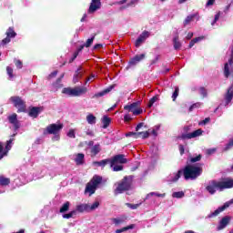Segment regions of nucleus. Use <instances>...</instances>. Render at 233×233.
<instances>
[{
	"label": "nucleus",
	"instance_id": "ddd939ff",
	"mask_svg": "<svg viewBox=\"0 0 233 233\" xmlns=\"http://www.w3.org/2000/svg\"><path fill=\"white\" fill-rule=\"evenodd\" d=\"M99 8H101V0H92L88 9V13L94 14V12H96V10H99Z\"/></svg>",
	"mask_w": 233,
	"mask_h": 233
},
{
	"label": "nucleus",
	"instance_id": "a19ab883",
	"mask_svg": "<svg viewBox=\"0 0 233 233\" xmlns=\"http://www.w3.org/2000/svg\"><path fill=\"white\" fill-rule=\"evenodd\" d=\"M99 208V202L98 201H96L94 202L91 206L89 205L88 207V210L89 212L92 211V210H96V208Z\"/></svg>",
	"mask_w": 233,
	"mask_h": 233
},
{
	"label": "nucleus",
	"instance_id": "680f3d73",
	"mask_svg": "<svg viewBox=\"0 0 233 233\" xmlns=\"http://www.w3.org/2000/svg\"><path fill=\"white\" fill-rule=\"evenodd\" d=\"M124 121H126V123H128V121H132V116H130L129 114L125 115Z\"/></svg>",
	"mask_w": 233,
	"mask_h": 233
},
{
	"label": "nucleus",
	"instance_id": "de8ad7c7",
	"mask_svg": "<svg viewBox=\"0 0 233 233\" xmlns=\"http://www.w3.org/2000/svg\"><path fill=\"white\" fill-rule=\"evenodd\" d=\"M94 36L91 38H88L86 42V44L84 45L86 46V48H89V46H92V43H94Z\"/></svg>",
	"mask_w": 233,
	"mask_h": 233
},
{
	"label": "nucleus",
	"instance_id": "79ce46f5",
	"mask_svg": "<svg viewBox=\"0 0 233 233\" xmlns=\"http://www.w3.org/2000/svg\"><path fill=\"white\" fill-rule=\"evenodd\" d=\"M74 216H76V210H73V211H71V212H69L67 214H64L63 218L65 219H70V218H74Z\"/></svg>",
	"mask_w": 233,
	"mask_h": 233
},
{
	"label": "nucleus",
	"instance_id": "5fc2aeb1",
	"mask_svg": "<svg viewBox=\"0 0 233 233\" xmlns=\"http://www.w3.org/2000/svg\"><path fill=\"white\" fill-rule=\"evenodd\" d=\"M198 92L200 96L207 97V89H205L204 87H200Z\"/></svg>",
	"mask_w": 233,
	"mask_h": 233
},
{
	"label": "nucleus",
	"instance_id": "f257e3e1",
	"mask_svg": "<svg viewBox=\"0 0 233 233\" xmlns=\"http://www.w3.org/2000/svg\"><path fill=\"white\" fill-rule=\"evenodd\" d=\"M233 187V179L225 178L222 181L212 180L208 182L206 187V190L211 195L216 194L217 190H225V188H232Z\"/></svg>",
	"mask_w": 233,
	"mask_h": 233
},
{
	"label": "nucleus",
	"instance_id": "338daca9",
	"mask_svg": "<svg viewBox=\"0 0 233 233\" xmlns=\"http://www.w3.org/2000/svg\"><path fill=\"white\" fill-rule=\"evenodd\" d=\"M52 139L54 141H59V139H60L59 133L55 134Z\"/></svg>",
	"mask_w": 233,
	"mask_h": 233
},
{
	"label": "nucleus",
	"instance_id": "4468645a",
	"mask_svg": "<svg viewBox=\"0 0 233 233\" xmlns=\"http://www.w3.org/2000/svg\"><path fill=\"white\" fill-rule=\"evenodd\" d=\"M181 174H183L182 170H178L177 173H173L167 177V181L169 183H176L181 177Z\"/></svg>",
	"mask_w": 233,
	"mask_h": 233
},
{
	"label": "nucleus",
	"instance_id": "0eeeda50",
	"mask_svg": "<svg viewBox=\"0 0 233 233\" xmlns=\"http://www.w3.org/2000/svg\"><path fill=\"white\" fill-rule=\"evenodd\" d=\"M63 130V124H51L46 127L44 134H59Z\"/></svg>",
	"mask_w": 233,
	"mask_h": 233
},
{
	"label": "nucleus",
	"instance_id": "5701e85b",
	"mask_svg": "<svg viewBox=\"0 0 233 233\" xmlns=\"http://www.w3.org/2000/svg\"><path fill=\"white\" fill-rule=\"evenodd\" d=\"M39 112H41V108L33 107L29 110V116L30 117H37L39 116Z\"/></svg>",
	"mask_w": 233,
	"mask_h": 233
},
{
	"label": "nucleus",
	"instance_id": "393cba45",
	"mask_svg": "<svg viewBox=\"0 0 233 233\" xmlns=\"http://www.w3.org/2000/svg\"><path fill=\"white\" fill-rule=\"evenodd\" d=\"M89 207H90V205H88V204H81V205L76 206V210H77V212H85V211L89 212V210H88Z\"/></svg>",
	"mask_w": 233,
	"mask_h": 233
},
{
	"label": "nucleus",
	"instance_id": "8fccbe9b",
	"mask_svg": "<svg viewBox=\"0 0 233 233\" xmlns=\"http://www.w3.org/2000/svg\"><path fill=\"white\" fill-rule=\"evenodd\" d=\"M14 63L16 68H19V69L23 68V62H21V60L15 59Z\"/></svg>",
	"mask_w": 233,
	"mask_h": 233
},
{
	"label": "nucleus",
	"instance_id": "e2e57ef3",
	"mask_svg": "<svg viewBox=\"0 0 233 233\" xmlns=\"http://www.w3.org/2000/svg\"><path fill=\"white\" fill-rule=\"evenodd\" d=\"M94 79H96V75H91L89 77L86 78L85 85H86L88 81H94Z\"/></svg>",
	"mask_w": 233,
	"mask_h": 233
},
{
	"label": "nucleus",
	"instance_id": "a211bd4d",
	"mask_svg": "<svg viewBox=\"0 0 233 233\" xmlns=\"http://www.w3.org/2000/svg\"><path fill=\"white\" fill-rule=\"evenodd\" d=\"M146 55L141 54V55H137L133 58L130 59L129 65H137V63H140V61H143L145 59Z\"/></svg>",
	"mask_w": 233,
	"mask_h": 233
},
{
	"label": "nucleus",
	"instance_id": "3c124183",
	"mask_svg": "<svg viewBox=\"0 0 233 233\" xmlns=\"http://www.w3.org/2000/svg\"><path fill=\"white\" fill-rule=\"evenodd\" d=\"M221 15V12H218L214 18V21L211 23L212 26H214V25H216V23H218V21H219V17Z\"/></svg>",
	"mask_w": 233,
	"mask_h": 233
},
{
	"label": "nucleus",
	"instance_id": "ea45409f",
	"mask_svg": "<svg viewBox=\"0 0 233 233\" xmlns=\"http://www.w3.org/2000/svg\"><path fill=\"white\" fill-rule=\"evenodd\" d=\"M195 17H196V15H190L187 16V18L184 21V26H187V25H188V23H190Z\"/></svg>",
	"mask_w": 233,
	"mask_h": 233
},
{
	"label": "nucleus",
	"instance_id": "20e7f679",
	"mask_svg": "<svg viewBox=\"0 0 233 233\" xmlns=\"http://www.w3.org/2000/svg\"><path fill=\"white\" fill-rule=\"evenodd\" d=\"M127 163V158L125 155H116L112 159H110V167L114 172H120L123 170V165Z\"/></svg>",
	"mask_w": 233,
	"mask_h": 233
},
{
	"label": "nucleus",
	"instance_id": "864d4df0",
	"mask_svg": "<svg viewBox=\"0 0 233 233\" xmlns=\"http://www.w3.org/2000/svg\"><path fill=\"white\" fill-rule=\"evenodd\" d=\"M198 161H201V155L190 158V163H198Z\"/></svg>",
	"mask_w": 233,
	"mask_h": 233
},
{
	"label": "nucleus",
	"instance_id": "c85d7f7f",
	"mask_svg": "<svg viewBox=\"0 0 233 233\" xmlns=\"http://www.w3.org/2000/svg\"><path fill=\"white\" fill-rule=\"evenodd\" d=\"M173 45H174L175 50H179L181 48V42H179V37L176 36L173 39Z\"/></svg>",
	"mask_w": 233,
	"mask_h": 233
},
{
	"label": "nucleus",
	"instance_id": "a18cd8bd",
	"mask_svg": "<svg viewBox=\"0 0 233 233\" xmlns=\"http://www.w3.org/2000/svg\"><path fill=\"white\" fill-rule=\"evenodd\" d=\"M177 96H179V87L175 88V91L172 95L173 101H176V99H177Z\"/></svg>",
	"mask_w": 233,
	"mask_h": 233
},
{
	"label": "nucleus",
	"instance_id": "a878e982",
	"mask_svg": "<svg viewBox=\"0 0 233 233\" xmlns=\"http://www.w3.org/2000/svg\"><path fill=\"white\" fill-rule=\"evenodd\" d=\"M88 125H96V118L93 114H88L86 117Z\"/></svg>",
	"mask_w": 233,
	"mask_h": 233
},
{
	"label": "nucleus",
	"instance_id": "412c9836",
	"mask_svg": "<svg viewBox=\"0 0 233 233\" xmlns=\"http://www.w3.org/2000/svg\"><path fill=\"white\" fill-rule=\"evenodd\" d=\"M233 98V86L228 90L225 100H226V105H228L230 101H232Z\"/></svg>",
	"mask_w": 233,
	"mask_h": 233
},
{
	"label": "nucleus",
	"instance_id": "13d9d810",
	"mask_svg": "<svg viewBox=\"0 0 233 233\" xmlns=\"http://www.w3.org/2000/svg\"><path fill=\"white\" fill-rule=\"evenodd\" d=\"M133 115L134 116H139V114H142L143 113V110L142 109H139L137 107H136L134 110H133Z\"/></svg>",
	"mask_w": 233,
	"mask_h": 233
},
{
	"label": "nucleus",
	"instance_id": "f704fd0d",
	"mask_svg": "<svg viewBox=\"0 0 233 233\" xmlns=\"http://www.w3.org/2000/svg\"><path fill=\"white\" fill-rule=\"evenodd\" d=\"M172 197L176 198L177 199H181V198L185 197V193L183 191L174 192Z\"/></svg>",
	"mask_w": 233,
	"mask_h": 233
},
{
	"label": "nucleus",
	"instance_id": "37998d69",
	"mask_svg": "<svg viewBox=\"0 0 233 233\" xmlns=\"http://www.w3.org/2000/svg\"><path fill=\"white\" fill-rule=\"evenodd\" d=\"M67 137H70L71 139H76V129H69L67 132Z\"/></svg>",
	"mask_w": 233,
	"mask_h": 233
},
{
	"label": "nucleus",
	"instance_id": "bf43d9fd",
	"mask_svg": "<svg viewBox=\"0 0 233 233\" xmlns=\"http://www.w3.org/2000/svg\"><path fill=\"white\" fill-rule=\"evenodd\" d=\"M214 3H216V0H208L206 3V8H208V6H213Z\"/></svg>",
	"mask_w": 233,
	"mask_h": 233
},
{
	"label": "nucleus",
	"instance_id": "b1692460",
	"mask_svg": "<svg viewBox=\"0 0 233 233\" xmlns=\"http://www.w3.org/2000/svg\"><path fill=\"white\" fill-rule=\"evenodd\" d=\"M110 165V159H104L101 161H95L93 162V165H95V167H106V165Z\"/></svg>",
	"mask_w": 233,
	"mask_h": 233
},
{
	"label": "nucleus",
	"instance_id": "9b49d317",
	"mask_svg": "<svg viewBox=\"0 0 233 233\" xmlns=\"http://www.w3.org/2000/svg\"><path fill=\"white\" fill-rule=\"evenodd\" d=\"M231 220H232V217L230 216H226L222 218L218 223V226L217 227V230H223V228H227V226L230 224Z\"/></svg>",
	"mask_w": 233,
	"mask_h": 233
},
{
	"label": "nucleus",
	"instance_id": "423d86ee",
	"mask_svg": "<svg viewBox=\"0 0 233 233\" xmlns=\"http://www.w3.org/2000/svg\"><path fill=\"white\" fill-rule=\"evenodd\" d=\"M9 101L14 104V106L17 108L18 112H25L26 110V105L25 104V101L21 99L19 96H11L9 98Z\"/></svg>",
	"mask_w": 233,
	"mask_h": 233
},
{
	"label": "nucleus",
	"instance_id": "09e8293b",
	"mask_svg": "<svg viewBox=\"0 0 233 233\" xmlns=\"http://www.w3.org/2000/svg\"><path fill=\"white\" fill-rule=\"evenodd\" d=\"M6 72L10 78L14 77V69L12 67L7 66Z\"/></svg>",
	"mask_w": 233,
	"mask_h": 233
},
{
	"label": "nucleus",
	"instance_id": "9d476101",
	"mask_svg": "<svg viewBox=\"0 0 233 233\" xmlns=\"http://www.w3.org/2000/svg\"><path fill=\"white\" fill-rule=\"evenodd\" d=\"M89 149H90V153H91V157H95V156H97V154H99V152H101V145L99 144H96L94 145V141H89L87 143Z\"/></svg>",
	"mask_w": 233,
	"mask_h": 233
},
{
	"label": "nucleus",
	"instance_id": "603ef678",
	"mask_svg": "<svg viewBox=\"0 0 233 233\" xmlns=\"http://www.w3.org/2000/svg\"><path fill=\"white\" fill-rule=\"evenodd\" d=\"M199 106H201V103L198 102L193 104L190 107H189V112H192V110H194V108H199Z\"/></svg>",
	"mask_w": 233,
	"mask_h": 233
},
{
	"label": "nucleus",
	"instance_id": "f03ea898",
	"mask_svg": "<svg viewBox=\"0 0 233 233\" xmlns=\"http://www.w3.org/2000/svg\"><path fill=\"white\" fill-rule=\"evenodd\" d=\"M202 172L203 169L199 165H187L183 170L185 179H197Z\"/></svg>",
	"mask_w": 233,
	"mask_h": 233
},
{
	"label": "nucleus",
	"instance_id": "052dcab7",
	"mask_svg": "<svg viewBox=\"0 0 233 233\" xmlns=\"http://www.w3.org/2000/svg\"><path fill=\"white\" fill-rule=\"evenodd\" d=\"M215 153H216V148L207 149L208 156H212V154H215Z\"/></svg>",
	"mask_w": 233,
	"mask_h": 233
},
{
	"label": "nucleus",
	"instance_id": "f8f14e48",
	"mask_svg": "<svg viewBox=\"0 0 233 233\" xmlns=\"http://www.w3.org/2000/svg\"><path fill=\"white\" fill-rule=\"evenodd\" d=\"M147 37H150V33L148 31H144L137 39L135 43V46L139 47L145 41H147Z\"/></svg>",
	"mask_w": 233,
	"mask_h": 233
},
{
	"label": "nucleus",
	"instance_id": "0e129e2a",
	"mask_svg": "<svg viewBox=\"0 0 233 233\" xmlns=\"http://www.w3.org/2000/svg\"><path fill=\"white\" fill-rule=\"evenodd\" d=\"M8 43H10V36H6L2 40V45H8Z\"/></svg>",
	"mask_w": 233,
	"mask_h": 233
},
{
	"label": "nucleus",
	"instance_id": "473e14b6",
	"mask_svg": "<svg viewBox=\"0 0 233 233\" xmlns=\"http://www.w3.org/2000/svg\"><path fill=\"white\" fill-rule=\"evenodd\" d=\"M110 121H111L110 117L105 116L102 120L103 125H104L103 128H108V125H110Z\"/></svg>",
	"mask_w": 233,
	"mask_h": 233
},
{
	"label": "nucleus",
	"instance_id": "cd10ccee",
	"mask_svg": "<svg viewBox=\"0 0 233 233\" xmlns=\"http://www.w3.org/2000/svg\"><path fill=\"white\" fill-rule=\"evenodd\" d=\"M112 88L113 87L111 86V87L105 89L102 92L96 93V94H95L94 97H103V96H106V94H108V92H110V90H112Z\"/></svg>",
	"mask_w": 233,
	"mask_h": 233
},
{
	"label": "nucleus",
	"instance_id": "e433bc0d",
	"mask_svg": "<svg viewBox=\"0 0 233 233\" xmlns=\"http://www.w3.org/2000/svg\"><path fill=\"white\" fill-rule=\"evenodd\" d=\"M132 228H134V224H132V225H130V226H127V227H125V228H121V229H116V233L127 232V230H130V229H132Z\"/></svg>",
	"mask_w": 233,
	"mask_h": 233
},
{
	"label": "nucleus",
	"instance_id": "bb28decb",
	"mask_svg": "<svg viewBox=\"0 0 233 233\" xmlns=\"http://www.w3.org/2000/svg\"><path fill=\"white\" fill-rule=\"evenodd\" d=\"M135 108H137V102L124 106V109L127 110V112H134Z\"/></svg>",
	"mask_w": 233,
	"mask_h": 233
},
{
	"label": "nucleus",
	"instance_id": "49530a36",
	"mask_svg": "<svg viewBox=\"0 0 233 233\" xmlns=\"http://www.w3.org/2000/svg\"><path fill=\"white\" fill-rule=\"evenodd\" d=\"M127 137H135V139H137V137H139V134L138 133H135V132H128L126 134Z\"/></svg>",
	"mask_w": 233,
	"mask_h": 233
},
{
	"label": "nucleus",
	"instance_id": "7c9ffc66",
	"mask_svg": "<svg viewBox=\"0 0 233 233\" xmlns=\"http://www.w3.org/2000/svg\"><path fill=\"white\" fill-rule=\"evenodd\" d=\"M0 185H2V187H6V185H10V178L0 176Z\"/></svg>",
	"mask_w": 233,
	"mask_h": 233
},
{
	"label": "nucleus",
	"instance_id": "c756f323",
	"mask_svg": "<svg viewBox=\"0 0 233 233\" xmlns=\"http://www.w3.org/2000/svg\"><path fill=\"white\" fill-rule=\"evenodd\" d=\"M152 196H156L157 198H165V196H166V194L165 193H163V194H161V193H157V192H151V193H149V194H147V196L146 197V199H150V197H152Z\"/></svg>",
	"mask_w": 233,
	"mask_h": 233
},
{
	"label": "nucleus",
	"instance_id": "7ed1b4c3",
	"mask_svg": "<svg viewBox=\"0 0 233 233\" xmlns=\"http://www.w3.org/2000/svg\"><path fill=\"white\" fill-rule=\"evenodd\" d=\"M103 183V177L97 175H95L93 178L86 184L85 193L89 194V196H92V194H96V190L99 188V185Z\"/></svg>",
	"mask_w": 233,
	"mask_h": 233
},
{
	"label": "nucleus",
	"instance_id": "4d7b16f0",
	"mask_svg": "<svg viewBox=\"0 0 233 233\" xmlns=\"http://www.w3.org/2000/svg\"><path fill=\"white\" fill-rule=\"evenodd\" d=\"M112 221H113V223H115V225H119V224L123 223V221H125V219H123V218H113Z\"/></svg>",
	"mask_w": 233,
	"mask_h": 233
},
{
	"label": "nucleus",
	"instance_id": "69168bd1",
	"mask_svg": "<svg viewBox=\"0 0 233 233\" xmlns=\"http://www.w3.org/2000/svg\"><path fill=\"white\" fill-rule=\"evenodd\" d=\"M233 147V139L229 141V143L226 146L225 150H228L229 148H232Z\"/></svg>",
	"mask_w": 233,
	"mask_h": 233
},
{
	"label": "nucleus",
	"instance_id": "58836bf2",
	"mask_svg": "<svg viewBox=\"0 0 233 233\" xmlns=\"http://www.w3.org/2000/svg\"><path fill=\"white\" fill-rule=\"evenodd\" d=\"M68 208H70V202H66L62 208H60V212L63 213V212H66L68 211Z\"/></svg>",
	"mask_w": 233,
	"mask_h": 233
},
{
	"label": "nucleus",
	"instance_id": "774afa93",
	"mask_svg": "<svg viewBox=\"0 0 233 233\" xmlns=\"http://www.w3.org/2000/svg\"><path fill=\"white\" fill-rule=\"evenodd\" d=\"M57 76V71H54L48 76V79H52V77H56Z\"/></svg>",
	"mask_w": 233,
	"mask_h": 233
},
{
	"label": "nucleus",
	"instance_id": "4be33fe9",
	"mask_svg": "<svg viewBox=\"0 0 233 233\" xmlns=\"http://www.w3.org/2000/svg\"><path fill=\"white\" fill-rule=\"evenodd\" d=\"M75 162L76 163V165H83V163H85V154L83 153L76 154Z\"/></svg>",
	"mask_w": 233,
	"mask_h": 233
},
{
	"label": "nucleus",
	"instance_id": "39448f33",
	"mask_svg": "<svg viewBox=\"0 0 233 233\" xmlns=\"http://www.w3.org/2000/svg\"><path fill=\"white\" fill-rule=\"evenodd\" d=\"M134 179V177L128 176L125 177L124 179L120 183H118L116 193V194H123V192H126V190H130V187H132V181Z\"/></svg>",
	"mask_w": 233,
	"mask_h": 233
},
{
	"label": "nucleus",
	"instance_id": "72a5a7b5",
	"mask_svg": "<svg viewBox=\"0 0 233 233\" xmlns=\"http://www.w3.org/2000/svg\"><path fill=\"white\" fill-rule=\"evenodd\" d=\"M203 39H205V37L200 36V37H197V38L191 40L189 43V48H192V46H194L195 43H199V41H203Z\"/></svg>",
	"mask_w": 233,
	"mask_h": 233
},
{
	"label": "nucleus",
	"instance_id": "1a4fd4ad",
	"mask_svg": "<svg viewBox=\"0 0 233 233\" xmlns=\"http://www.w3.org/2000/svg\"><path fill=\"white\" fill-rule=\"evenodd\" d=\"M230 205H233V198L229 201L226 202L222 207L218 208L217 210H215L213 213L209 214L208 218H215L216 216H219L220 212H223V210L228 208Z\"/></svg>",
	"mask_w": 233,
	"mask_h": 233
},
{
	"label": "nucleus",
	"instance_id": "c03bdc74",
	"mask_svg": "<svg viewBox=\"0 0 233 233\" xmlns=\"http://www.w3.org/2000/svg\"><path fill=\"white\" fill-rule=\"evenodd\" d=\"M157 96H153L150 100H149V102H148V105H147V106H148V108H152V106H154V103H156L157 101Z\"/></svg>",
	"mask_w": 233,
	"mask_h": 233
},
{
	"label": "nucleus",
	"instance_id": "dca6fc26",
	"mask_svg": "<svg viewBox=\"0 0 233 233\" xmlns=\"http://www.w3.org/2000/svg\"><path fill=\"white\" fill-rule=\"evenodd\" d=\"M9 123H11V125H14L15 130H17L19 128V127H21V125L19 124L18 120H17V115L16 114H13L11 115L9 117Z\"/></svg>",
	"mask_w": 233,
	"mask_h": 233
},
{
	"label": "nucleus",
	"instance_id": "4c0bfd02",
	"mask_svg": "<svg viewBox=\"0 0 233 233\" xmlns=\"http://www.w3.org/2000/svg\"><path fill=\"white\" fill-rule=\"evenodd\" d=\"M150 136V130L146 132H138V137H142V139H147Z\"/></svg>",
	"mask_w": 233,
	"mask_h": 233
},
{
	"label": "nucleus",
	"instance_id": "2f4dec72",
	"mask_svg": "<svg viewBox=\"0 0 233 233\" xmlns=\"http://www.w3.org/2000/svg\"><path fill=\"white\" fill-rule=\"evenodd\" d=\"M53 90L57 92L58 88H63V84H61V78H58L56 82L53 85Z\"/></svg>",
	"mask_w": 233,
	"mask_h": 233
},
{
	"label": "nucleus",
	"instance_id": "6ab92c4d",
	"mask_svg": "<svg viewBox=\"0 0 233 233\" xmlns=\"http://www.w3.org/2000/svg\"><path fill=\"white\" fill-rule=\"evenodd\" d=\"M62 94L70 97H76V87H66L62 90Z\"/></svg>",
	"mask_w": 233,
	"mask_h": 233
},
{
	"label": "nucleus",
	"instance_id": "2eb2a0df",
	"mask_svg": "<svg viewBox=\"0 0 233 233\" xmlns=\"http://www.w3.org/2000/svg\"><path fill=\"white\" fill-rule=\"evenodd\" d=\"M88 92V88L86 86H76L75 87V96L80 97V96H85Z\"/></svg>",
	"mask_w": 233,
	"mask_h": 233
},
{
	"label": "nucleus",
	"instance_id": "aec40b11",
	"mask_svg": "<svg viewBox=\"0 0 233 233\" xmlns=\"http://www.w3.org/2000/svg\"><path fill=\"white\" fill-rule=\"evenodd\" d=\"M201 134H203V130L198 129L196 131H193L192 133L187 134L186 137H187V139H194V137H199Z\"/></svg>",
	"mask_w": 233,
	"mask_h": 233
},
{
	"label": "nucleus",
	"instance_id": "f3484780",
	"mask_svg": "<svg viewBox=\"0 0 233 233\" xmlns=\"http://www.w3.org/2000/svg\"><path fill=\"white\" fill-rule=\"evenodd\" d=\"M82 77H83V67L79 66L73 77L74 85H76V83H79V79H81Z\"/></svg>",
	"mask_w": 233,
	"mask_h": 233
},
{
	"label": "nucleus",
	"instance_id": "6e6d98bb",
	"mask_svg": "<svg viewBox=\"0 0 233 233\" xmlns=\"http://www.w3.org/2000/svg\"><path fill=\"white\" fill-rule=\"evenodd\" d=\"M127 207H128L129 208H132V210H136V208H139V204H130V203H127Z\"/></svg>",
	"mask_w": 233,
	"mask_h": 233
},
{
	"label": "nucleus",
	"instance_id": "c9c22d12",
	"mask_svg": "<svg viewBox=\"0 0 233 233\" xmlns=\"http://www.w3.org/2000/svg\"><path fill=\"white\" fill-rule=\"evenodd\" d=\"M6 35L7 37H15L16 34L15 31H14V28L9 27L8 30L6 31Z\"/></svg>",
	"mask_w": 233,
	"mask_h": 233
},
{
	"label": "nucleus",
	"instance_id": "6e6552de",
	"mask_svg": "<svg viewBox=\"0 0 233 233\" xmlns=\"http://www.w3.org/2000/svg\"><path fill=\"white\" fill-rule=\"evenodd\" d=\"M12 139L8 140L5 147L3 146V142H0V159H3L5 156H7L8 152H10L12 148Z\"/></svg>",
	"mask_w": 233,
	"mask_h": 233
}]
</instances>
